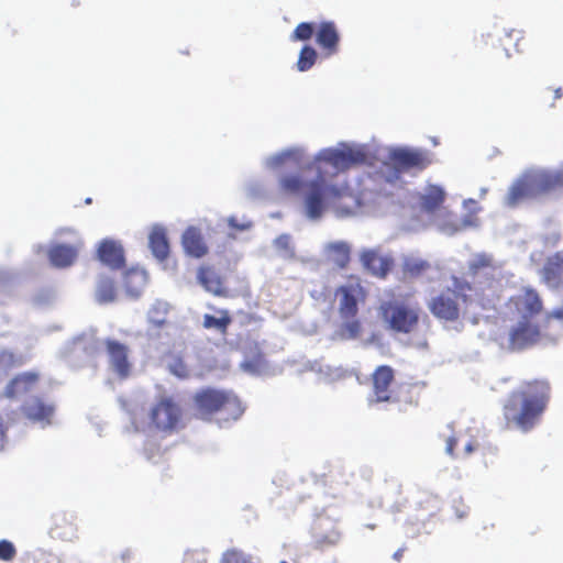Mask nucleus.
Returning a JSON list of instances; mask_svg holds the SVG:
<instances>
[{
    "instance_id": "412c9836",
    "label": "nucleus",
    "mask_w": 563,
    "mask_h": 563,
    "mask_svg": "<svg viewBox=\"0 0 563 563\" xmlns=\"http://www.w3.org/2000/svg\"><path fill=\"white\" fill-rule=\"evenodd\" d=\"M446 194L439 185H427L424 192L419 197V207L427 213H433L442 207L445 201Z\"/></svg>"
},
{
    "instance_id": "4c0bfd02",
    "label": "nucleus",
    "mask_w": 563,
    "mask_h": 563,
    "mask_svg": "<svg viewBox=\"0 0 563 563\" xmlns=\"http://www.w3.org/2000/svg\"><path fill=\"white\" fill-rule=\"evenodd\" d=\"M16 555L15 545L9 540H0V561L10 562Z\"/></svg>"
},
{
    "instance_id": "f704fd0d",
    "label": "nucleus",
    "mask_w": 563,
    "mask_h": 563,
    "mask_svg": "<svg viewBox=\"0 0 563 563\" xmlns=\"http://www.w3.org/2000/svg\"><path fill=\"white\" fill-rule=\"evenodd\" d=\"M316 31H317V29L313 23L301 22L295 27V30L290 34V41L291 42L309 41Z\"/></svg>"
},
{
    "instance_id": "49530a36",
    "label": "nucleus",
    "mask_w": 563,
    "mask_h": 563,
    "mask_svg": "<svg viewBox=\"0 0 563 563\" xmlns=\"http://www.w3.org/2000/svg\"><path fill=\"white\" fill-rule=\"evenodd\" d=\"M131 558V552L130 551H126L124 553H122L121 555V559L122 561L124 562L126 559H130Z\"/></svg>"
},
{
    "instance_id": "0eeeda50",
    "label": "nucleus",
    "mask_w": 563,
    "mask_h": 563,
    "mask_svg": "<svg viewBox=\"0 0 563 563\" xmlns=\"http://www.w3.org/2000/svg\"><path fill=\"white\" fill-rule=\"evenodd\" d=\"M150 424L159 432L170 435L185 428V411L173 396H159L148 411Z\"/></svg>"
},
{
    "instance_id": "dca6fc26",
    "label": "nucleus",
    "mask_w": 563,
    "mask_h": 563,
    "mask_svg": "<svg viewBox=\"0 0 563 563\" xmlns=\"http://www.w3.org/2000/svg\"><path fill=\"white\" fill-rule=\"evenodd\" d=\"M23 416L32 422L52 423L55 407L40 397H33L21 406Z\"/></svg>"
},
{
    "instance_id": "37998d69",
    "label": "nucleus",
    "mask_w": 563,
    "mask_h": 563,
    "mask_svg": "<svg viewBox=\"0 0 563 563\" xmlns=\"http://www.w3.org/2000/svg\"><path fill=\"white\" fill-rule=\"evenodd\" d=\"M404 551H405V549H398V550L394 553L393 558H394L396 561H400V560H401V558H402V555H404Z\"/></svg>"
},
{
    "instance_id": "1a4fd4ad",
    "label": "nucleus",
    "mask_w": 563,
    "mask_h": 563,
    "mask_svg": "<svg viewBox=\"0 0 563 563\" xmlns=\"http://www.w3.org/2000/svg\"><path fill=\"white\" fill-rule=\"evenodd\" d=\"M544 310L543 299L537 289L525 286L510 296L505 305L503 317L507 321L511 320H537Z\"/></svg>"
},
{
    "instance_id": "7ed1b4c3",
    "label": "nucleus",
    "mask_w": 563,
    "mask_h": 563,
    "mask_svg": "<svg viewBox=\"0 0 563 563\" xmlns=\"http://www.w3.org/2000/svg\"><path fill=\"white\" fill-rule=\"evenodd\" d=\"M280 186L290 194L303 191V205L310 219H319L329 207L342 209L345 199H353L349 186L328 184L322 173H318L317 178L309 181H303L296 175H288L282 178Z\"/></svg>"
},
{
    "instance_id": "9b49d317",
    "label": "nucleus",
    "mask_w": 563,
    "mask_h": 563,
    "mask_svg": "<svg viewBox=\"0 0 563 563\" xmlns=\"http://www.w3.org/2000/svg\"><path fill=\"white\" fill-rule=\"evenodd\" d=\"M389 159L399 173L421 172L433 163V155L422 148H396L390 152Z\"/></svg>"
},
{
    "instance_id": "c9c22d12",
    "label": "nucleus",
    "mask_w": 563,
    "mask_h": 563,
    "mask_svg": "<svg viewBox=\"0 0 563 563\" xmlns=\"http://www.w3.org/2000/svg\"><path fill=\"white\" fill-rule=\"evenodd\" d=\"M98 300L101 303L113 301L115 298V288L111 282H102L97 291Z\"/></svg>"
},
{
    "instance_id": "f03ea898",
    "label": "nucleus",
    "mask_w": 563,
    "mask_h": 563,
    "mask_svg": "<svg viewBox=\"0 0 563 563\" xmlns=\"http://www.w3.org/2000/svg\"><path fill=\"white\" fill-rule=\"evenodd\" d=\"M551 395V387L545 379L525 380L510 391L504 406L503 417L507 429L531 431L544 413Z\"/></svg>"
},
{
    "instance_id": "393cba45",
    "label": "nucleus",
    "mask_w": 563,
    "mask_h": 563,
    "mask_svg": "<svg viewBox=\"0 0 563 563\" xmlns=\"http://www.w3.org/2000/svg\"><path fill=\"white\" fill-rule=\"evenodd\" d=\"M533 190V181H531L530 177H525L518 179L510 187L508 195L506 197V205L508 207H516L521 200L525 198L534 196Z\"/></svg>"
},
{
    "instance_id": "aec40b11",
    "label": "nucleus",
    "mask_w": 563,
    "mask_h": 563,
    "mask_svg": "<svg viewBox=\"0 0 563 563\" xmlns=\"http://www.w3.org/2000/svg\"><path fill=\"white\" fill-rule=\"evenodd\" d=\"M361 262L372 275L385 278L393 266V260L382 256L374 250H366L361 254Z\"/></svg>"
},
{
    "instance_id": "f3484780",
    "label": "nucleus",
    "mask_w": 563,
    "mask_h": 563,
    "mask_svg": "<svg viewBox=\"0 0 563 563\" xmlns=\"http://www.w3.org/2000/svg\"><path fill=\"white\" fill-rule=\"evenodd\" d=\"M98 260L112 269H121L125 266L124 251L120 243L113 240L100 242L97 251Z\"/></svg>"
},
{
    "instance_id": "ddd939ff",
    "label": "nucleus",
    "mask_w": 563,
    "mask_h": 563,
    "mask_svg": "<svg viewBox=\"0 0 563 563\" xmlns=\"http://www.w3.org/2000/svg\"><path fill=\"white\" fill-rule=\"evenodd\" d=\"M104 346L112 372L119 378L126 379L131 375L133 366L129 346L115 339H107Z\"/></svg>"
},
{
    "instance_id": "2eb2a0df",
    "label": "nucleus",
    "mask_w": 563,
    "mask_h": 563,
    "mask_svg": "<svg viewBox=\"0 0 563 563\" xmlns=\"http://www.w3.org/2000/svg\"><path fill=\"white\" fill-rule=\"evenodd\" d=\"M316 43L325 56H332L339 52L340 33L333 21H323L318 25Z\"/></svg>"
},
{
    "instance_id": "b1692460",
    "label": "nucleus",
    "mask_w": 563,
    "mask_h": 563,
    "mask_svg": "<svg viewBox=\"0 0 563 563\" xmlns=\"http://www.w3.org/2000/svg\"><path fill=\"white\" fill-rule=\"evenodd\" d=\"M543 280L552 286L558 287L563 279V256L554 254L550 256L542 268Z\"/></svg>"
},
{
    "instance_id": "72a5a7b5",
    "label": "nucleus",
    "mask_w": 563,
    "mask_h": 563,
    "mask_svg": "<svg viewBox=\"0 0 563 563\" xmlns=\"http://www.w3.org/2000/svg\"><path fill=\"white\" fill-rule=\"evenodd\" d=\"M220 563H254L251 554L238 548L228 549L222 553Z\"/></svg>"
},
{
    "instance_id": "4468645a",
    "label": "nucleus",
    "mask_w": 563,
    "mask_h": 563,
    "mask_svg": "<svg viewBox=\"0 0 563 563\" xmlns=\"http://www.w3.org/2000/svg\"><path fill=\"white\" fill-rule=\"evenodd\" d=\"M197 280L208 292L217 297H230V290L225 286L224 278L213 266L201 265L197 272Z\"/></svg>"
},
{
    "instance_id": "6ab92c4d",
    "label": "nucleus",
    "mask_w": 563,
    "mask_h": 563,
    "mask_svg": "<svg viewBox=\"0 0 563 563\" xmlns=\"http://www.w3.org/2000/svg\"><path fill=\"white\" fill-rule=\"evenodd\" d=\"M40 380L36 372H24L13 377L5 387L4 395L15 398L32 391Z\"/></svg>"
},
{
    "instance_id": "a18cd8bd",
    "label": "nucleus",
    "mask_w": 563,
    "mask_h": 563,
    "mask_svg": "<svg viewBox=\"0 0 563 563\" xmlns=\"http://www.w3.org/2000/svg\"><path fill=\"white\" fill-rule=\"evenodd\" d=\"M562 96H563L562 88H560V87H559V88H556V89L554 90V99H555V100L561 99V98H562Z\"/></svg>"
},
{
    "instance_id": "ea45409f",
    "label": "nucleus",
    "mask_w": 563,
    "mask_h": 563,
    "mask_svg": "<svg viewBox=\"0 0 563 563\" xmlns=\"http://www.w3.org/2000/svg\"><path fill=\"white\" fill-rule=\"evenodd\" d=\"M550 319L563 320V307L553 309L545 316L544 321L548 322Z\"/></svg>"
},
{
    "instance_id": "f8f14e48",
    "label": "nucleus",
    "mask_w": 563,
    "mask_h": 563,
    "mask_svg": "<svg viewBox=\"0 0 563 563\" xmlns=\"http://www.w3.org/2000/svg\"><path fill=\"white\" fill-rule=\"evenodd\" d=\"M395 383V369L389 365H379L371 374L372 394L369 401L395 402L397 400L393 385Z\"/></svg>"
},
{
    "instance_id": "e433bc0d",
    "label": "nucleus",
    "mask_w": 563,
    "mask_h": 563,
    "mask_svg": "<svg viewBox=\"0 0 563 563\" xmlns=\"http://www.w3.org/2000/svg\"><path fill=\"white\" fill-rule=\"evenodd\" d=\"M181 563H208L205 550L194 549L185 552Z\"/></svg>"
},
{
    "instance_id": "9d476101",
    "label": "nucleus",
    "mask_w": 563,
    "mask_h": 563,
    "mask_svg": "<svg viewBox=\"0 0 563 563\" xmlns=\"http://www.w3.org/2000/svg\"><path fill=\"white\" fill-rule=\"evenodd\" d=\"M366 162L367 155L361 148H325L314 157L313 162L308 165V168H314L318 173L323 174V166L330 165L335 169L336 173H339L344 172L353 166L365 164Z\"/></svg>"
},
{
    "instance_id": "de8ad7c7",
    "label": "nucleus",
    "mask_w": 563,
    "mask_h": 563,
    "mask_svg": "<svg viewBox=\"0 0 563 563\" xmlns=\"http://www.w3.org/2000/svg\"><path fill=\"white\" fill-rule=\"evenodd\" d=\"M279 563H288V562H286V561H282V562H279Z\"/></svg>"
},
{
    "instance_id": "c756f323",
    "label": "nucleus",
    "mask_w": 563,
    "mask_h": 563,
    "mask_svg": "<svg viewBox=\"0 0 563 563\" xmlns=\"http://www.w3.org/2000/svg\"><path fill=\"white\" fill-rule=\"evenodd\" d=\"M429 268V262L418 257H406L402 263V273L410 278L423 275Z\"/></svg>"
},
{
    "instance_id": "58836bf2",
    "label": "nucleus",
    "mask_w": 563,
    "mask_h": 563,
    "mask_svg": "<svg viewBox=\"0 0 563 563\" xmlns=\"http://www.w3.org/2000/svg\"><path fill=\"white\" fill-rule=\"evenodd\" d=\"M457 445V439L452 435L446 439V445H445V452L453 456L454 455V449Z\"/></svg>"
},
{
    "instance_id": "7c9ffc66",
    "label": "nucleus",
    "mask_w": 563,
    "mask_h": 563,
    "mask_svg": "<svg viewBox=\"0 0 563 563\" xmlns=\"http://www.w3.org/2000/svg\"><path fill=\"white\" fill-rule=\"evenodd\" d=\"M533 181V190L537 195L540 191H548L561 185V178L553 174H542L537 177H530Z\"/></svg>"
},
{
    "instance_id": "423d86ee",
    "label": "nucleus",
    "mask_w": 563,
    "mask_h": 563,
    "mask_svg": "<svg viewBox=\"0 0 563 563\" xmlns=\"http://www.w3.org/2000/svg\"><path fill=\"white\" fill-rule=\"evenodd\" d=\"M378 312L388 330L409 334L419 325L421 308L418 302L409 303L404 300L391 299L383 301L379 305Z\"/></svg>"
},
{
    "instance_id": "cd10ccee",
    "label": "nucleus",
    "mask_w": 563,
    "mask_h": 563,
    "mask_svg": "<svg viewBox=\"0 0 563 563\" xmlns=\"http://www.w3.org/2000/svg\"><path fill=\"white\" fill-rule=\"evenodd\" d=\"M341 540V532L336 528H331L324 532L316 531L312 534L311 547L314 550L323 551L335 547Z\"/></svg>"
},
{
    "instance_id": "a19ab883",
    "label": "nucleus",
    "mask_w": 563,
    "mask_h": 563,
    "mask_svg": "<svg viewBox=\"0 0 563 563\" xmlns=\"http://www.w3.org/2000/svg\"><path fill=\"white\" fill-rule=\"evenodd\" d=\"M477 448V444L475 441L471 440L465 444L464 451L465 455L472 454Z\"/></svg>"
},
{
    "instance_id": "c03bdc74",
    "label": "nucleus",
    "mask_w": 563,
    "mask_h": 563,
    "mask_svg": "<svg viewBox=\"0 0 563 563\" xmlns=\"http://www.w3.org/2000/svg\"><path fill=\"white\" fill-rule=\"evenodd\" d=\"M4 435H5V427H4L2 418L0 417V440L3 439Z\"/></svg>"
},
{
    "instance_id": "a878e982",
    "label": "nucleus",
    "mask_w": 563,
    "mask_h": 563,
    "mask_svg": "<svg viewBox=\"0 0 563 563\" xmlns=\"http://www.w3.org/2000/svg\"><path fill=\"white\" fill-rule=\"evenodd\" d=\"M148 245L153 255L159 261H164L168 257L169 243L164 228H153L148 236Z\"/></svg>"
},
{
    "instance_id": "5701e85b",
    "label": "nucleus",
    "mask_w": 563,
    "mask_h": 563,
    "mask_svg": "<svg viewBox=\"0 0 563 563\" xmlns=\"http://www.w3.org/2000/svg\"><path fill=\"white\" fill-rule=\"evenodd\" d=\"M78 256V247L56 244L48 251V258L55 267L64 268L73 265Z\"/></svg>"
},
{
    "instance_id": "79ce46f5",
    "label": "nucleus",
    "mask_w": 563,
    "mask_h": 563,
    "mask_svg": "<svg viewBox=\"0 0 563 563\" xmlns=\"http://www.w3.org/2000/svg\"><path fill=\"white\" fill-rule=\"evenodd\" d=\"M229 224H230V227L235 228L238 230H245V229L250 228V224H247V225H245V224L239 225L235 222L234 218L229 219Z\"/></svg>"
},
{
    "instance_id": "f257e3e1",
    "label": "nucleus",
    "mask_w": 563,
    "mask_h": 563,
    "mask_svg": "<svg viewBox=\"0 0 563 563\" xmlns=\"http://www.w3.org/2000/svg\"><path fill=\"white\" fill-rule=\"evenodd\" d=\"M467 279L453 276V288H446L430 298L427 307L442 322H457L461 317L459 299L481 309H495L501 297V274L494 258L485 253L468 262Z\"/></svg>"
},
{
    "instance_id": "6e6552de",
    "label": "nucleus",
    "mask_w": 563,
    "mask_h": 563,
    "mask_svg": "<svg viewBox=\"0 0 563 563\" xmlns=\"http://www.w3.org/2000/svg\"><path fill=\"white\" fill-rule=\"evenodd\" d=\"M506 334L505 347L510 352H522L555 338L547 334L537 320H511Z\"/></svg>"
},
{
    "instance_id": "20e7f679",
    "label": "nucleus",
    "mask_w": 563,
    "mask_h": 563,
    "mask_svg": "<svg viewBox=\"0 0 563 563\" xmlns=\"http://www.w3.org/2000/svg\"><path fill=\"white\" fill-rule=\"evenodd\" d=\"M195 416L207 422L218 424L236 421L244 413L241 399L231 390L205 387L192 396Z\"/></svg>"
},
{
    "instance_id": "2f4dec72",
    "label": "nucleus",
    "mask_w": 563,
    "mask_h": 563,
    "mask_svg": "<svg viewBox=\"0 0 563 563\" xmlns=\"http://www.w3.org/2000/svg\"><path fill=\"white\" fill-rule=\"evenodd\" d=\"M317 58V51L310 45H305L299 52V56L296 63L297 69L299 71H307L311 69L316 64Z\"/></svg>"
},
{
    "instance_id": "bb28decb",
    "label": "nucleus",
    "mask_w": 563,
    "mask_h": 563,
    "mask_svg": "<svg viewBox=\"0 0 563 563\" xmlns=\"http://www.w3.org/2000/svg\"><path fill=\"white\" fill-rule=\"evenodd\" d=\"M217 313L219 314V317L206 313L202 318V327L208 330L214 329L220 334L227 335L228 329L232 323V317L230 314V311L227 309H218Z\"/></svg>"
},
{
    "instance_id": "c85d7f7f",
    "label": "nucleus",
    "mask_w": 563,
    "mask_h": 563,
    "mask_svg": "<svg viewBox=\"0 0 563 563\" xmlns=\"http://www.w3.org/2000/svg\"><path fill=\"white\" fill-rule=\"evenodd\" d=\"M166 367L170 374L179 379H186L190 376V367L181 354L168 352L165 355Z\"/></svg>"
},
{
    "instance_id": "a211bd4d",
    "label": "nucleus",
    "mask_w": 563,
    "mask_h": 563,
    "mask_svg": "<svg viewBox=\"0 0 563 563\" xmlns=\"http://www.w3.org/2000/svg\"><path fill=\"white\" fill-rule=\"evenodd\" d=\"M181 244L185 253L190 257L201 258L209 252L200 229L196 227H189L185 230L181 236Z\"/></svg>"
},
{
    "instance_id": "473e14b6",
    "label": "nucleus",
    "mask_w": 563,
    "mask_h": 563,
    "mask_svg": "<svg viewBox=\"0 0 563 563\" xmlns=\"http://www.w3.org/2000/svg\"><path fill=\"white\" fill-rule=\"evenodd\" d=\"M168 306L163 302H156L148 310V321L156 328H163L167 324Z\"/></svg>"
},
{
    "instance_id": "39448f33",
    "label": "nucleus",
    "mask_w": 563,
    "mask_h": 563,
    "mask_svg": "<svg viewBox=\"0 0 563 563\" xmlns=\"http://www.w3.org/2000/svg\"><path fill=\"white\" fill-rule=\"evenodd\" d=\"M367 292L358 278L341 285L335 289V297L339 298L338 311L344 321L341 325V336L344 339H356L361 335L362 323L357 319L358 302L365 301Z\"/></svg>"
},
{
    "instance_id": "4be33fe9",
    "label": "nucleus",
    "mask_w": 563,
    "mask_h": 563,
    "mask_svg": "<svg viewBox=\"0 0 563 563\" xmlns=\"http://www.w3.org/2000/svg\"><path fill=\"white\" fill-rule=\"evenodd\" d=\"M327 260L335 267L344 269L351 261V246L345 241H336L328 243L324 246Z\"/></svg>"
}]
</instances>
